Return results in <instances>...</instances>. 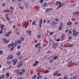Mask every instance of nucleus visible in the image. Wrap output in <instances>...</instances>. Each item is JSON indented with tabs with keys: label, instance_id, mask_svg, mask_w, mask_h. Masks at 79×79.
I'll return each instance as SVG.
<instances>
[{
	"label": "nucleus",
	"instance_id": "nucleus-1",
	"mask_svg": "<svg viewBox=\"0 0 79 79\" xmlns=\"http://www.w3.org/2000/svg\"><path fill=\"white\" fill-rule=\"evenodd\" d=\"M21 42H22V41L21 40L17 41L15 42V44L14 43H11L10 44H9L8 45V47H11L12 48H11L10 50L11 51H12L18 45V44H21Z\"/></svg>",
	"mask_w": 79,
	"mask_h": 79
},
{
	"label": "nucleus",
	"instance_id": "nucleus-2",
	"mask_svg": "<svg viewBox=\"0 0 79 79\" xmlns=\"http://www.w3.org/2000/svg\"><path fill=\"white\" fill-rule=\"evenodd\" d=\"M25 60H27V59H25L23 60V61ZM23 61H20L18 63L19 64L17 65V68H19L20 67H21V66H23V63L21 64V63H22V62H23Z\"/></svg>",
	"mask_w": 79,
	"mask_h": 79
},
{
	"label": "nucleus",
	"instance_id": "nucleus-3",
	"mask_svg": "<svg viewBox=\"0 0 79 79\" xmlns=\"http://www.w3.org/2000/svg\"><path fill=\"white\" fill-rule=\"evenodd\" d=\"M58 4H59V6L57 8V10H58V8H60V7H61V6H62V5L61 4V2H60L57 1L56 2V5H58Z\"/></svg>",
	"mask_w": 79,
	"mask_h": 79
},
{
	"label": "nucleus",
	"instance_id": "nucleus-4",
	"mask_svg": "<svg viewBox=\"0 0 79 79\" xmlns=\"http://www.w3.org/2000/svg\"><path fill=\"white\" fill-rule=\"evenodd\" d=\"M5 27V26L3 25L2 24L1 25V31L0 32V34H2V32H3V31H2L3 30V28Z\"/></svg>",
	"mask_w": 79,
	"mask_h": 79
},
{
	"label": "nucleus",
	"instance_id": "nucleus-5",
	"mask_svg": "<svg viewBox=\"0 0 79 79\" xmlns=\"http://www.w3.org/2000/svg\"><path fill=\"white\" fill-rule=\"evenodd\" d=\"M57 73H53L54 76H61V74L60 73H58V71H56Z\"/></svg>",
	"mask_w": 79,
	"mask_h": 79
},
{
	"label": "nucleus",
	"instance_id": "nucleus-6",
	"mask_svg": "<svg viewBox=\"0 0 79 79\" xmlns=\"http://www.w3.org/2000/svg\"><path fill=\"white\" fill-rule=\"evenodd\" d=\"M12 62H14L13 65H15L16 63L17 62L18 60L17 59H14V60H12Z\"/></svg>",
	"mask_w": 79,
	"mask_h": 79
},
{
	"label": "nucleus",
	"instance_id": "nucleus-7",
	"mask_svg": "<svg viewBox=\"0 0 79 79\" xmlns=\"http://www.w3.org/2000/svg\"><path fill=\"white\" fill-rule=\"evenodd\" d=\"M73 35H74V36H76L77 35V34H79V32H76V31H75V30L73 29Z\"/></svg>",
	"mask_w": 79,
	"mask_h": 79
},
{
	"label": "nucleus",
	"instance_id": "nucleus-8",
	"mask_svg": "<svg viewBox=\"0 0 79 79\" xmlns=\"http://www.w3.org/2000/svg\"><path fill=\"white\" fill-rule=\"evenodd\" d=\"M2 40L4 42V43H5V44H7L9 42H10L9 41L6 40V39L5 38H4V39H3Z\"/></svg>",
	"mask_w": 79,
	"mask_h": 79
},
{
	"label": "nucleus",
	"instance_id": "nucleus-9",
	"mask_svg": "<svg viewBox=\"0 0 79 79\" xmlns=\"http://www.w3.org/2000/svg\"><path fill=\"white\" fill-rule=\"evenodd\" d=\"M60 26L59 27V30H62V27H62L63 26V23H62V22H60Z\"/></svg>",
	"mask_w": 79,
	"mask_h": 79
},
{
	"label": "nucleus",
	"instance_id": "nucleus-10",
	"mask_svg": "<svg viewBox=\"0 0 79 79\" xmlns=\"http://www.w3.org/2000/svg\"><path fill=\"white\" fill-rule=\"evenodd\" d=\"M53 10V8H50L46 10V12H48V11H50V10Z\"/></svg>",
	"mask_w": 79,
	"mask_h": 79
},
{
	"label": "nucleus",
	"instance_id": "nucleus-11",
	"mask_svg": "<svg viewBox=\"0 0 79 79\" xmlns=\"http://www.w3.org/2000/svg\"><path fill=\"white\" fill-rule=\"evenodd\" d=\"M17 73L18 74H23V73L22 72H20L19 70L18 69L17 70Z\"/></svg>",
	"mask_w": 79,
	"mask_h": 79
},
{
	"label": "nucleus",
	"instance_id": "nucleus-12",
	"mask_svg": "<svg viewBox=\"0 0 79 79\" xmlns=\"http://www.w3.org/2000/svg\"><path fill=\"white\" fill-rule=\"evenodd\" d=\"M35 63H34L33 64V66H37V63H38V61H35Z\"/></svg>",
	"mask_w": 79,
	"mask_h": 79
},
{
	"label": "nucleus",
	"instance_id": "nucleus-13",
	"mask_svg": "<svg viewBox=\"0 0 79 79\" xmlns=\"http://www.w3.org/2000/svg\"><path fill=\"white\" fill-rule=\"evenodd\" d=\"M13 58V56L12 55H10L8 56L7 59H11Z\"/></svg>",
	"mask_w": 79,
	"mask_h": 79
},
{
	"label": "nucleus",
	"instance_id": "nucleus-14",
	"mask_svg": "<svg viewBox=\"0 0 79 79\" xmlns=\"http://www.w3.org/2000/svg\"><path fill=\"white\" fill-rule=\"evenodd\" d=\"M27 33H28L29 34V35H31V31L29 30H28L26 32Z\"/></svg>",
	"mask_w": 79,
	"mask_h": 79
},
{
	"label": "nucleus",
	"instance_id": "nucleus-15",
	"mask_svg": "<svg viewBox=\"0 0 79 79\" xmlns=\"http://www.w3.org/2000/svg\"><path fill=\"white\" fill-rule=\"evenodd\" d=\"M12 32V31H10L9 32L8 34L6 35V37H7V36H9L10 34H11V33Z\"/></svg>",
	"mask_w": 79,
	"mask_h": 79
},
{
	"label": "nucleus",
	"instance_id": "nucleus-16",
	"mask_svg": "<svg viewBox=\"0 0 79 79\" xmlns=\"http://www.w3.org/2000/svg\"><path fill=\"white\" fill-rule=\"evenodd\" d=\"M5 76L4 75H2V76L0 77V79H3V78H5Z\"/></svg>",
	"mask_w": 79,
	"mask_h": 79
},
{
	"label": "nucleus",
	"instance_id": "nucleus-17",
	"mask_svg": "<svg viewBox=\"0 0 79 79\" xmlns=\"http://www.w3.org/2000/svg\"><path fill=\"white\" fill-rule=\"evenodd\" d=\"M56 24V23H55V22H52L51 23V25H52V26H55V24Z\"/></svg>",
	"mask_w": 79,
	"mask_h": 79
},
{
	"label": "nucleus",
	"instance_id": "nucleus-18",
	"mask_svg": "<svg viewBox=\"0 0 79 79\" xmlns=\"http://www.w3.org/2000/svg\"><path fill=\"white\" fill-rule=\"evenodd\" d=\"M8 14H7L5 16H6V18L7 21H9V18H8Z\"/></svg>",
	"mask_w": 79,
	"mask_h": 79
},
{
	"label": "nucleus",
	"instance_id": "nucleus-19",
	"mask_svg": "<svg viewBox=\"0 0 79 79\" xmlns=\"http://www.w3.org/2000/svg\"><path fill=\"white\" fill-rule=\"evenodd\" d=\"M39 45H40V43H39L37 44L36 45H35V47H38V46Z\"/></svg>",
	"mask_w": 79,
	"mask_h": 79
},
{
	"label": "nucleus",
	"instance_id": "nucleus-20",
	"mask_svg": "<svg viewBox=\"0 0 79 79\" xmlns=\"http://www.w3.org/2000/svg\"><path fill=\"white\" fill-rule=\"evenodd\" d=\"M64 35H62L61 37V38L62 39V40H61V41H62V40H64Z\"/></svg>",
	"mask_w": 79,
	"mask_h": 79
},
{
	"label": "nucleus",
	"instance_id": "nucleus-21",
	"mask_svg": "<svg viewBox=\"0 0 79 79\" xmlns=\"http://www.w3.org/2000/svg\"><path fill=\"white\" fill-rule=\"evenodd\" d=\"M71 24H72V22H68L67 23V25H68V26L71 25Z\"/></svg>",
	"mask_w": 79,
	"mask_h": 79
},
{
	"label": "nucleus",
	"instance_id": "nucleus-22",
	"mask_svg": "<svg viewBox=\"0 0 79 79\" xmlns=\"http://www.w3.org/2000/svg\"><path fill=\"white\" fill-rule=\"evenodd\" d=\"M6 76H7V77H9V76H10V73H6Z\"/></svg>",
	"mask_w": 79,
	"mask_h": 79
},
{
	"label": "nucleus",
	"instance_id": "nucleus-23",
	"mask_svg": "<svg viewBox=\"0 0 79 79\" xmlns=\"http://www.w3.org/2000/svg\"><path fill=\"white\" fill-rule=\"evenodd\" d=\"M42 20L41 19L40 21V27H41V26H42Z\"/></svg>",
	"mask_w": 79,
	"mask_h": 79
},
{
	"label": "nucleus",
	"instance_id": "nucleus-24",
	"mask_svg": "<svg viewBox=\"0 0 79 79\" xmlns=\"http://www.w3.org/2000/svg\"><path fill=\"white\" fill-rule=\"evenodd\" d=\"M21 55V52H18L17 53V55L18 56H19V55Z\"/></svg>",
	"mask_w": 79,
	"mask_h": 79
},
{
	"label": "nucleus",
	"instance_id": "nucleus-25",
	"mask_svg": "<svg viewBox=\"0 0 79 79\" xmlns=\"http://www.w3.org/2000/svg\"><path fill=\"white\" fill-rule=\"evenodd\" d=\"M75 14H77V15H78V16H77H77H78V15H79V12H77L75 13H74L73 14V15H75Z\"/></svg>",
	"mask_w": 79,
	"mask_h": 79
},
{
	"label": "nucleus",
	"instance_id": "nucleus-26",
	"mask_svg": "<svg viewBox=\"0 0 79 79\" xmlns=\"http://www.w3.org/2000/svg\"><path fill=\"white\" fill-rule=\"evenodd\" d=\"M33 25H37V24L35 23V22L34 21L32 23Z\"/></svg>",
	"mask_w": 79,
	"mask_h": 79
},
{
	"label": "nucleus",
	"instance_id": "nucleus-27",
	"mask_svg": "<svg viewBox=\"0 0 79 79\" xmlns=\"http://www.w3.org/2000/svg\"><path fill=\"white\" fill-rule=\"evenodd\" d=\"M57 58H58L57 56H56L54 57V60H56V59H57Z\"/></svg>",
	"mask_w": 79,
	"mask_h": 79
},
{
	"label": "nucleus",
	"instance_id": "nucleus-28",
	"mask_svg": "<svg viewBox=\"0 0 79 79\" xmlns=\"http://www.w3.org/2000/svg\"><path fill=\"white\" fill-rule=\"evenodd\" d=\"M26 22H23V23H22V25H23V26H24V25L26 24Z\"/></svg>",
	"mask_w": 79,
	"mask_h": 79
},
{
	"label": "nucleus",
	"instance_id": "nucleus-29",
	"mask_svg": "<svg viewBox=\"0 0 79 79\" xmlns=\"http://www.w3.org/2000/svg\"><path fill=\"white\" fill-rule=\"evenodd\" d=\"M36 75H35L33 76L32 77V79H35V77H36Z\"/></svg>",
	"mask_w": 79,
	"mask_h": 79
},
{
	"label": "nucleus",
	"instance_id": "nucleus-30",
	"mask_svg": "<svg viewBox=\"0 0 79 79\" xmlns=\"http://www.w3.org/2000/svg\"><path fill=\"white\" fill-rule=\"evenodd\" d=\"M4 11V12H9V11H10V10H5Z\"/></svg>",
	"mask_w": 79,
	"mask_h": 79
},
{
	"label": "nucleus",
	"instance_id": "nucleus-31",
	"mask_svg": "<svg viewBox=\"0 0 79 79\" xmlns=\"http://www.w3.org/2000/svg\"><path fill=\"white\" fill-rule=\"evenodd\" d=\"M68 79V77H66V76H65L64 77V79Z\"/></svg>",
	"mask_w": 79,
	"mask_h": 79
},
{
	"label": "nucleus",
	"instance_id": "nucleus-32",
	"mask_svg": "<svg viewBox=\"0 0 79 79\" xmlns=\"http://www.w3.org/2000/svg\"><path fill=\"white\" fill-rule=\"evenodd\" d=\"M73 64V62L72 61H70L69 62V65H71V64Z\"/></svg>",
	"mask_w": 79,
	"mask_h": 79
},
{
	"label": "nucleus",
	"instance_id": "nucleus-33",
	"mask_svg": "<svg viewBox=\"0 0 79 79\" xmlns=\"http://www.w3.org/2000/svg\"><path fill=\"white\" fill-rule=\"evenodd\" d=\"M20 39H22L23 41L24 40V38H23V37L21 36L20 38Z\"/></svg>",
	"mask_w": 79,
	"mask_h": 79
},
{
	"label": "nucleus",
	"instance_id": "nucleus-34",
	"mask_svg": "<svg viewBox=\"0 0 79 79\" xmlns=\"http://www.w3.org/2000/svg\"><path fill=\"white\" fill-rule=\"evenodd\" d=\"M21 70L23 72V73H24L25 72V69H21Z\"/></svg>",
	"mask_w": 79,
	"mask_h": 79
},
{
	"label": "nucleus",
	"instance_id": "nucleus-35",
	"mask_svg": "<svg viewBox=\"0 0 79 79\" xmlns=\"http://www.w3.org/2000/svg\"><path fill=\"white\" fill-rule=\"evenodd\" d=\"M53 33H54V32H51L50 33V34L51 35H52Z\"/></svg>",
	"mask_w": 79,
	"mask_h": 79
},
{
	"label": "nucleus",
	"instance_id": "nucleus-36",
	"mask_svg": "<svg viewBox=\"0 0 79 79\" xmlns=\"http://www.w3.org/2000/svg\"><path fill=\"white\" fill-rule=\"evenodd\" d=\"M19 8H20V9H23V8H24L23 7H22L21 6H19Z\"/></svg>",
	"mask_w": 79,
	"mask_h": 79
},
{
	"label": "nucleus",
	"instance_id": "nucleus-37",
	"mask_svg": "<svg viewBox=\"0 0 79 79\" xmlns=\"http://www.w3.org/2000/svg\"><path fill=\"white\" fill-rule=\"evenodd\" d=\"M19 49V48H21V46H18L17 47Z\"/></svg>",
	"mask_w": 79,
	"mask_h": 79
},
{
	"label": "nucleus",
	"instance_id": "nucleus-38",
	"mask_svg": "<svg viewBox=\"0 0 79 79\" xmlns=\"http://www.w3.org/2000/svg\"><path fill=\"white\" fill-rule=\"evenodd\" d=\"M44 6H47V3H45L44 4Z\"/></svg>",
	"mask_w": 79,
	"mask_h": 79
},
{
	"label": "nucleus",
	"instance_id": "nucleus-39",
	"mask_svg": "<svg viewBox=\"0 0 79 79\" xmlns=\"http://www.w3.org/2000/svg\"><path fill=\"white\" fill-rule=\"evenodd\" d=\"M3 53V51H0V54H2Z\"/></svg>",
	"mask_w": 79,
	"mask_h": 79
},
{
	"label": "nucleus",
	"instance_id": "nucleus-40",
	"mask_svg": "<svg viewBox=\"0 0 79 79\" xmlns=\"http://www.w3.org/2000/svg\"><path fill=\"white\" fill-rule=\"evenodd\" d=\"M76 76H75L73 77V79H76Z\"/></svg>",
	"mask_w": 79,
	"mask_h": 79
},
{
	"label": "nucleus",
	"instance_id": "nucleus-41",
	"mask_svg": "<svg viewBox=\"0 0 79 79\" xmlns=\"http://www.w3.org/2000/svg\"><path fill=\"white\" fill-rule=\"evenodd\" d=\"M48 72V71L46 70L45 72H44V73H47Z\"/></svg>",
	"mask_w": 79,
	"mask_h": 79
},
{
	"label": "nucleus",
	"instance_id": "nucleus-42",
	"mask_svg": "<svg viewBox=\"0 0 79 79\" xmlns=\"http://www.w3.org/2000/svg\"><path fill=\"white\" fill-rule=\"evenodd\" d=\"M5 5H6V4L5 3L3 4L2 5V6H5Z\"/></svg>",
	"mask_w": 79,
	"mask_h": 79
},
{
	"label": "nucleus",
	"instance_id": "nucleus-43",
	"mask_svg": "<svg viewBox=\"0 0 79 79\" xmlns=\"http://www.w3.org/2000/svg\"><path fill=\"white\" fill-rule=\"evenodd\" d=\"M44 2V0H40V2L41 3H42V2Z\"/></svg>",
	"mask_w": 79,
	"mask_h": 79
},
{
	"label": "nucleus",
	"instance_id": "nucleus-44",
	"mask_svg": "<svg viewBox=\"0 0 79 79\" xmlns=\"http://www.w3.org/2000/svg\"><path fill=\"white\" fill-rule=\"evenodd\" d=\"M53 62V60H50V63H52Z\"/></svg>",
	"mask_w": 79,
	"mask_h": 79
},
{
	"label": "nucleus",
	"instance_id": "nucleus-45",
	"mask_svg": "<svg viewBox=\"0 0 79 79\" xmlns=\"http://www.w3.org/2000/svg\"><path fill=\"white\" fill-rule=\"evenodd\" d=\"M37 37L38 38H40V36L39 35H37Z\"/></svg>",
	"mask_w": 79,
	"mask_h": 79
},
{
	"label": "nucleus",
	"instance_id": "nucleus-46",
	"mask_svg": "<svg viewBox=\"0 0 79 79\" xmlns=\"http://www.w3.org/2000/svg\"><path fill=\"white\" fill-rule=\"evenodd\" d=\"M69 39H72V37L71 36H70Z\"/></svg>",
	"mask_w": 79,
	"mask_h": 79
},
{
	"label": "nucleus",
	"instance_id": "nucleus-47",
	"mask_svg": "<svg viewBox=\"0 0 79 79\" xmlns=\"http://www.w3.org/2000/svg\"><path fill=\"white\" fill-rule=\"evenodd\" d=\"M17 35H19V32H17L16 33Z\"/></svg>",
	"mask_w": 79,
	"mask_h": 79
},
{
	"label": "nucleus",
	"instance_id": "nucleus-48",
	"mask_svg": "<svg viewBox=\"0 0 79 79\" xmlns=\"http://www.w3.org/2000/svg\"><path fill=\"white\" fill-rule=\"evenodd\" d=\"M10 10H13V7L12 6H11L10 8Z\"/></svg>",
	"mask_w": 79,
	"mask_h": 79
},
{
	"label": "nucleus",
	"instance_id": "nucleus-49",
	"mask_svg": "<svg viewBox=\"0 0 79 79\" xmlns=\"http://www.w3.org/2000/svg\"><path fill=\"white\" fill-rule=\"evenodd\" d=\"M28 25H29V24H28V23H27V26L25 27V28H26L27 27V26H28Z\"/></svg>",
	"mask_w": 79,
	"mask_h": 79
},
{
	"label": "nucleus",
	"instance_id": "nucleus-50",
	"mask_svg": "<svg viewBox=\"0 0 79 79\" xmlns=\"http://www.w3.org/2000/svg\"><path fill=\"white\" fill-rule=\"evenodd\" d=\"M55 20L56 21H58V19H55Z\"/></svg>",
	"mask_w": 79,
	"mask_h": 79
},
{
	"label": "nucleus",
	"instance_id": "nucleus-51",
	"mask_svg": "<svg viewBox=\"0 0 79 79\" xmlns=\"http://www.w3.org/2000/svg\"><path fill=\"white\" fill-rule=\"evenodd\" d=\"M44 58L45 59H46V58H47V56H45Z\"/></svg>",
	"mask_w": 79,
	"mask_h": 79
},
{
	"label": "nucleus",
	"instance_id": "nucleus-52",
	"mask_svg": "<svg viewBox=\"0 0 79 79\" xmlns=\"http://www.w3.org/2000/svg\"><path fill=\"white\" fill-rule=\"evenodd\" d=\"M69 34H71L72 33V32H71V31H70L69 32Z\"/></svg>",
	"mask_w": 79,
	"mask_h": 79
},
{
	"label": "nucleus",
	"instance_id": "nucleus-53",
	"mask_svg": "<svg viewBox=\"0 0 79 79\" xmlns=\"http://www.w3.org/2000/svg\"><path fill=\"white\" fill-rule=\"evenodd\" d=\"M22 59V57L20 56L19 57V59H20V60H21Z\"/></svg>",
	"mask_w": 79,
	"mask_h": 79
},
{
	"label": "nucleus",
	"instance_id": "nucleus-54",
	"mask_svg": "<svg viewBox=\"0 0 79 79\" xmlns=\"http://www.w3.org/2000/svg\"><path fill=\"white\" fill-rule=\"evenodd\" d=\"M44 47H46V46H47V45H46V44H44Z\"/></svg>",
	"mask_w": 79,
	"mask_h": 79
},
{
	"label": "nucleus",
	"instance_id": "nucleus-55",
	"mask_svg": "<svg viewBox=\"0 0 79 79\" xmlns=\"http://www.w3.org/2000/svg\"><path fill=\"white\" fill-rule=\"evenodd\" d=\"M8 64H11V62L9 61L8 62Z\"/></svg>",
	"mask_w": 79,
	"mask_h": 79
},
{
	"label": "nucleus",
	"instance_id": "nucleus-56",
	"mask_svg": "<svg viewBox=\"0 0 79 79\" xmlns=\"http://www.w3.org/2000/svg\"><path fill=\"white\" fill-rule=\"evenodd\" d=\"M40 73H37V75H40Z\"/></svg>",
	"mask_w": 79,
	"mask_h": 79
},
{
	"label": "nucleus",
	"instance_id": "nucleus-57",
	"mask_svg": "<svg viewBox=\"0 0 79 79\" xmlns=\"http://www.w3.org/2000/svg\"><path fill=\"white\" fill-rule=\"evenodd\" d=\"M59 41H60V39H58L57 40V42H59Z\"/></svg>",
	"mask_w": 79,
	"mask_h": 79
},
{
	"label": "nucleus",
	"instance_id": "nucleus-58",
	"mask_svg": "<svg viewBox=\"0 0 79 79\" xmlns=\"http://www.w3.org/2000/svg\"><path fill=\"white\" fill-rule=\"evenodd\" d=\"M2 64H0V68H2Z\"/></svg>",
	"mask_w": 79,
	"mask_h": 79
},
{
	"label": "nucleus",
	"instance_id": "nucleus-59",
	"mask_svg": "<svg viewBox=\"0 0 79 79\" xmlns=\"http://www.w3.org/2000/svg\"><path fill=\"white\" fill-rule=\"evenodd\" d=\"M46 22V20H44V23H45V22Z\"/></svg>",
	"mask_w": 79,
	"mask_h": 79
},
{
	"label": "nucleus",
	"instance_id": "nucleus-60",
	"mask_svg": "<svg viewBox=\"0 0 79 79\" xmlns=\"http://www.w3.org/2000/svg\"><path fill=\"white\" fill-rule=\"evenodd\" d=\"M50 20H48V23H50Z\"/></svg>",
	"mask_w": 79,
	"mask_h": 79
},
{
	"label": "nucleus",
	"instance_id": "nucleus-61",
	"mask_svg": "<svg viewBox=\"0 0 79 79\" xmlns=\"http://www.w3.org/2000/svg\"><path fill=\"white\" fill-rule=\"evenodd\" d=\"M10 68H11V66H9V68H8V69H10Z\"/></svg>",
	"mask_w": 79,
	"mask_h": 79
},
{
	"label": "nucleus",
	"instance_id": "nucleus-62",
	"mask_svg": "<svg viewBox=\"0 0 79 79\" xmlns=\"http://www.w3.org/2000/svg\"><path fill=\"white\" fill-rule=\"evenodd\" d=\"M54 48H56V47L55 46H54Z\"/></svg>",
	"mask_w": 79,
	"mask_h": 79
},
{
	"label": "nucleus",
	"instance_id": "nucleus-63",
	"mask_svg": "<svg viewBox=\"0 0 79 79\" xmlns=\"http://www.w3.org/2000/svg\"><path fill=\"white\" fill-rule=\"evenodd\" d=\"M72 46H72V45H68V47H72Z\"/></svg>",
	"mask_w": 79,
	"mask_h": 79
},
{
	"label": "nucleus",
	"instance_id": "nucleus-64",
	"mask_svg": "<svg viewBox=\"0 0 79 79\" xmlns=\"http://www.w3.org/2000/svg\"><path fill=\"white\" fill-rule=\"evenodd\" d=\"M50 52H51V51H48V53H50Z\"/></svg>",
	"mask_w": 79,
	"mask_h": 79
}]
</instances>
